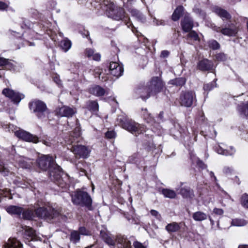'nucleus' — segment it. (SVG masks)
<instances>
[{
    "label": "nucleus",
    "instance_id": "a878e982",
    "mask_svg": "<svg viewBox=\"0 0 248 248\" xmlns=\"http://www.w3.org/2000/svg\"><path fill=\"white\" fill-rule=\"evenodd\" d=\"M176 190L184 198H189L192 195V192L189 187H182L180 189L176 188Z\"/></svg>",
    "mask_w": 248,
    "mask_h": 248
},
{
    "label": "nucleus",
    "instance_id": "6e6d98bb",
    "mask_svg": "<svg viewBox=\"0 0 248 248\" xmlns=\"http://www.w3.org/2000/svg\"><path fill=\"white\" fill-rule=\"evenodd\" d=\"M133 246H134L135 248H146V247H144L141 243L138 241H135L133 243Z\"/></svg>",
    "mask_w": 248,
    "mask_h": 248
},
{
    "label": "nucleus",
    "instance_id": "393cba45",
    "mask_svg": "<svg viewBox=\"0 0 248 248\" xmlns=\"http://www.w3.org/2000/svg\"><path fill=\"white\" fill-rule=\"evenodd\" d=\"M90 92L97 96H100L105 94V90L100 86L96 85L91 88Z\"/></svg>",
    "mask_w": 248,
    "mask_h": 248
},
{
    "label": "nucleus",
    "instance_id": "c03bdc74",
    "mask_svg": "<svg viewBox=\"0 0 248 248\" xmlns=\"http://www.w3.org/2000/svg\"><path fill=\"white\" fill-rule=\"evenodd\" d=\"M139 154L138 153H135L130 156L129 157L128 161L131 163H136L138 159L139 158Z\"/></svg>",
    "mask_w": 248,
    "mask_h": 248
},
{
    "label": "nucleus",
    "instance_id": "bb28decb",
    "mask_svg": "<svg viewBox=\"0 0 248 248\" xmlns=\"http://www.w3.org/2000/svg\"><path fill=\"white\" fill-rule=\"evenodd\" d=\"M208 216L204 213L201 211L196 212L193 213L192 217L197 221H202L207 218Z\"/></svg>",
    "mask_w": 248,
    "mask_h": 248
},
{
    "label": "nucleus",
    "instance_id": "09e8293b",
    "mask_svg": "<svg viewBox=\"0 0 248 248\" xmlns=\"http://www.w3.org/2000/svg\"><path fill=\"white\" fill-rule=\"evenodd\" d=\"M116 137V133L113 130L108 131L105 133V137L108 139L115 138Z\"/></svg>",
    "mask_w": 248,
    "mask_h": 248
},
{
    "label": "nucleus",
    "instance_id": "0e129e2a",
    "mask_svg": "<svg viewBox=\"0 0 248 248\" xmlns=\"http://www.w3.org/2000/svg\"><path fill=\"white\" fill-rule=\"evenodd\" d=\"M7 62V59L0 57V66H4Z\"/></svg>",
    "mask_w": 248,
    "mask_h": 248
},
{
    "label": "nucleus",
    "instance_id": "ddd939ff",
    "mask_svg": "<svg viewBox=\"0 0 248 248\" xmlns=\"http://www.w3.org/2000/svg\"><path fill=\"white\" fill-rule=\"evenodd\" d=\"M76 127H75L74 131L70 133L69 137L65 138V140L67 144H73L74 142H78L79 139L81 136L80 128L79 127L78 120H76Z\"/></svg>",
    "mask_w": 248,
    "mask_h": 248
},
{
    "label": "nucleus",
    "instance_id": "b1692460",
    "mask_svg": "<svg viewBox=\"0 0 248 248\" xmlns=\"http://www.w3.org/2000/svg\"><path fill=\"white\" fill-rule=\"evenodd\" d=\"M131 16L134 17L138 21L140 22H144L145 21V17L139 11L133 9L130 11Z\"/></svg>",
    "mask_w": 248,
    "mask_h": 248
},
{
    "label": "nucleus",
    "instance_id": "de8ad7c7",
    "mask_svg": "<svg viewBox=\"0 0 248 248\" xmlns=\"http://www.w3.org/2000/svg\"><path fill=\"white\" fill-rule=\"evenodd\" d=\"M188 37L192 38L195 41H199L200 40L198 34L194 31H191L188 34Z\"/></svg>",
    "mask_w": 248,
    "mask_h": 248
},
{
    "label": "nucleus",
    "instance_id": "4c0bfd02",
    "mask_svg": "<svg viewBox=\"0 0 248 248\" xmlns=\"http://www.w3.org/2000/svg\"><path fill=\"white\" fill-rule=\"evenodd\" d=\"M86 108L91 111L95 112L98 110V104L95 101H89L86 103Z\"/></svg>",
    "mask_w": 248,
    "mask_h": 248
},
{
    "label": "nucleus",
    "instance_id": "20e7f679",
    "mask_svg": "<svg viewBox=\"0 0 248 248\" xmlns=\"http://www.w3.org/2000/svg\"><path fill=\"white\" fill-rule=\"evenodd\" d=\"M118 124L123 128L137 135L144 132L145 127L132 120L127 121L123 116H119L117 118Z\"/></svg>",
    "mask_w": 248,
    "mask_h": 248
},
{
    "label": "nucleus",
    "instance_id": "aec40b11",
    "mask_svg": "<svg viewBox=\"0 0 248 248\" xmlns=\"http://www.w3.org/2000/svg\"><path fill=\"white\" fill-rule=\"evenodd\" d=\"M213 10L214 13H215L223 20H229L231 18V16L226 10L219 7H214Z\"/></svg>",
    "mask_w": 248,
    "mask_h": 248
},
{
    "label": "nucleus",
    "instance_id": "864d4df0",
    "mask_svg": "<svg viewBox=\"0 0 248 248\" xmlns=\"http://www.w3.org/2000/svg\"><path fill=\"white\" fill-rule=\"evenodd\" d=\"M54 81L59 86H62V81L58 75H55L53 77Z\"/></svg>",
    "mask_w": 248,
    "mask_h": 248
},
{
    "label": "nucleus",
    "instance_id": "4d7b16f0",
    "mask_svg": "<svg viewBox=\"0 0 248 248\" xmlns=\"http://www.w3.org/2000/svg\"><path fill=\"white\" fill-rule=\"evenodd\" d=\"M0 172L1 173L2 175L5 176L7 175L10 171L7 169L5 168L4 167H3L0 170Z\"/></svg>",
    "mask_w": 248,
    "mask_h": 248
},
{
    "label": "nucleus",
    "instance_id": "f8f14e48",
    "mask_svg": "<svg viewBox=\"0 0 248 248\" xmlns=\"http://www.w3.org/2000/svg\"><path fill=\"white\" fill-rule=\"evenodd\" d=\"M2 93L5 96L9 98L14 103L16 104H18L21 100L24 97L23 94L8 88L3 89Z\"/></svg>",
    "mask_w": 248,
    "mask_h": 248
},
{
    "label": "nucleus",
    "instance_id": "39448f33",
    "mask_svg": "<svg viewBox=\"0 0 248 248\" xmlns=\"http://www.w3.org/2000/svg\"><path fill=\"white\" fill-rule=\"evenodd\" d=\"M73 203L77 205L86 206L90 208L92 204V199L86 192L77 190L71 195Z\"/></svg>",
    "mask_w": 248,
    "mask_h": 248
},
{
    "label": "nucleus",
    "instance_id": "37998d69",
    "mask_svg": "<svg viewBox=\"0 0 248 248\" xmlns=\"http://www.w3.org/2000/svg\"><path fill=\"white\" fill-rule=\"evenodd\" d=\"M5 68L10 70H15V64L14 62H12L11 60L7 59L6 63L4 65Z\"/></svg>",
    "mask_w": 248,
    "mask_h": 248
},
{
    "label": "nucleus",
    "instance_id": "e433bc0d",
    "mask_svg": "<svg viewBox=\"0 0 248 248\" xmlns=\"http://www.w3.org/2000/svg\"><path fill=\"white\" fill-rule=\"evenodd\" d=\"M162 194L166 198L173 199L176 196V192L173 190L164 188L162 190Z\"/></svg>",
    "mask_w": 248,
    "mask_h": 248
},
{
    "label": "nucleus",
    "instance_id": "c756f323",
    "mask_svg": "<svg viewBox=\"0 0 248 248\" xmlns=\"http://www.w3.org/2000/svg\"><path fill=\"white\" fill-rule=\"evenodd\" d=\"M237 110L241 115L248 117V103H242L238 106Z\"/></svg>",
    "mask_w": 248,
    "mask_h": 248
},
{
    "label": "nucleus",
    "instance_id": "6ab92c4d",
    "mask_svg": "<svg viewBox=\"0 0 248 248\" xmlns=\"http://www.w3.org/2000/svg\"><path fill=\"white\" fill-rule=\"evenodd\" d=\"M76 113L75 109L67 106H63L60 108L57 112L59 115L62 117H71Z\"/></svg>",
    "mask_w": 248,
    "mask_h": 248
},
{
    "label": "nucleus",
    "instance_id": "9d476101",
    "mask_svg": "<svg viewBox=\"0 0 248 248\" xmlns=\"http://www.w3.org/2000/svg\"><path fill=\"white\" fill-rule=\"evenodd\" d=\"M195 99V94L191 91L183 93L180 97V103L182 106L190 107Z\"/></svg>",
    "mask_w": 248,
    "mask_h": 248
},
{
    "label": "nucleus",
    "instance_id": "a211bd4d",
    "mask_svg": "<svg viewBox=\"0 0 248 248\" xmlns=\"http://www.w3.org/2000/svg\"><path fill=\"white\" fill-rule=\"evenodd\" d=\"M16 161L19 167L22 168L29 169L32 165V161L30 159L22 156H16Z\"/></svg>",
    "mask_w": 248,
    "mask_h": 248
},
{
    "label": "nucleus",
    "instance_id": "dca6fc26",
    "mask_svg": "<svg viewBox=\"0 0 248 248\" xmlns=\"http://www.w3.org/2000/svg\"><path fill=\"white\" fill-rule=\"evenodd\" d=\"M197 68L202 71L212 70L214 68V64L212 61L207 59H203L198 62Z\"/></svg>",
    "mask_w": 248,
    "mask_h": 248
},
{
    "label": "nucleus",
    "instance_id": "72a5a7b5",
    "mask_svg": "<svg viewBox=\"0 0 248 248\" xmlns=\"http://www.w3.org/2000/svg\"><path fill=\"white\" fill-rule=\"evenodd\" d=\"M71 41L67 38L64 39L60 42V46L64 52H67L71 48Z\"/></svg>",
    "mask_w": 248,
    "mask_h": 248
},
{
    "label": "nucleus",
    "instance_id": "c9c22d12",
    "mask_svg": "<svg viewBox=\"0 0 248 248\" xmlns=\"http://www.w3.org/2000/svg\"><path fill=\"white\" fill-rule=\"evenodd\" d=\"M22 214L23 217L26 219L30 220L35 217V212L34 213L32 209L23 210Z\"/></svg>",
    "mask_w": 248,
    "mask_h": 248
},
{
    "label": "nucleus",
    "instance_id": "69168bd1",
    "mask_svg": "<svg viewBox=\"0 0 248 248\" xmlns=\"http://www.w3.org/2000/svg\"><path fill=\"white\" fill-rule=\"evenodd\" d=\"M82 35L83 37H86L89 38V39H90L88 31H84V33L82 34Z\"/></svg>",
    "mask_w": 248,
    "mask_h": 248
},
{
    "label": "nucleus",
    "instance_id": "680f3d73",
    "mask_svg": "<svg viewBox=\"0 0 248 248\" xmlns=\"http://www.w3.org/2000/svg\"><path fill=\"white\" fill-rule=\"evenodd\" d=\"M169 52L167 50H163L161 53V57L163 58H166L169 55Z\"/></svg>",
    "mask_w": 248,
    "mask_h": 248
},
{
    "label": "nucleus",
    "instance_id": "4468645a",
    "mask_svg": "<svg viewBox=\"0 0 248 248\" xmlns=\"http://www.w3.org/2000/svg\"><path fill=\"white\" fill-rule=\"evenodd\" d=\"M108 67L110 74L116 78L120 77L123 73V66L117 62H111Z\"/></svg>",
    "mask_w": 248,
    "mask_h": 248
},
{
    "label": "nucleus",
    "instance_id": "052dcab7",
    "mask_svg": "<svg viewBox=\"0 0 248 248\" xmlns=\"http://www.w3.org/2000/svg\"><path fill=\"white\" fill-rule=\"evenodd\" d=\"M8 5L6 3L0 1V10H4L7 9Z\"/></svg>",
    "mask_w": 248,
    "mask_h": 248
},
{
    "label": "nucleus",
    "instance_id": "423d86ee",
    "mask_svg": "<svg viewBox=\"0 0 248 248\" xmlns=\"http://www.w3.org/2000/svg\"><path fill=\"white\" fill-rule=\"evenodd\" d=\"M29 107L30 109L36 113L38 118L44 119L46 118L48 110L46 104L42 101H32L30 103Z\"/></svg>",
    "mask_w": 248,
    "mask_h": 248
},
{
    "label": "nucleus",
    "instance_id": "49530a36",
    "mask_svg": "<svg viewBox=\"0 0 248 248\" xmlns=\"http://www.w3.org/2000/svg\"><path fill=\"white\" fill-rule=\"evenodd\" d=\"M215 87H216V81H213L210 84H205L203 86V89L206 91H210Z\"/></svg>",
    "mask_w": 248,
    "mask_h": 248
},
{
    "label": "nucleus",
    "instance_id": "7c9ffc66",
    "mask_svg": "<svg viewBox=\"0 0 248 248\" xmlns=\"http://www.w3.org/2000/svg\"><path fill=\"white\" fill-rule=\"evenodd\" d=\"M86 54L89 57L92 59L98 61L100 60L101 56L98 53H94V50L91 48H88L86 50Z\"/></svg>",
    "mask_w": 248,
    "mask_h": 248
},
{
    "label": "nucleus",
    "instance_id": "c85d7f7f",
    "mask_svg": "<svg viewBox=\"0 0 248 248\" xmlns=\"http://www.w3.org/2000/svg\"><path fill=\"white\" fill-rule=\"evenodd\" d=\"M183 10L184 8L183 6H179L177 7L172 14L171 16L172 19L174 21L178 20L182 15Z\"/></svg>",
    "mask_w": 248,
    "mask_h": 248
},
{
    "label": "nucleus",
    "instance_id": "cd10ccee",
    "mask_svg": "<svg viewBox=\"0 0 248 248\" xmlns=\"http://www.w3.org/2000/svg\"><path fill=\"white\" fill-rule=\"evenodd\" d=\"M186 78H179L170 80L169 83L178 87H181L185 84Z\"/></svg>",
    "mask_w": 248,
    "mask_h": 248
},
{
    "label": "nucleus",
    "instance_id": "4be33fe9",
    "mask_svg": "<svg viewBox=\"0 0 248 248\" xmlns=\"http://www.w3.org/2000/svg\"><path fill=\"white\" fill-rule=\"evenodd\" d=\"M4 248H22V244L16 238H9L4 246Z\"/></svg>",
    "mask_w": 248,
    "mask_h": 248
},
{
    "label": "nucleus",
    "instance_id": "58836bf2",
    "mask_svg": "<svg viewBox=\"0 0 248 248\" xmlns=\"http://www.w3.org/2000/svg\"><path fill=\"white\" fill-rule=\"evenodd\" d=\"M247 221L243 219L235 218L232 219L231 224L232 226L241 227L247 224Z\"/></svg>",
    "mask_w": 248,
    "mask_h": 248
},
{
    "label": "nucleus",
    "instance_id": "e2e57ef3",
    "mask_svg": "<svg viewBox=\"0 0 248 248\" xmlns=\"http://www.w3.org/2000/svg\"><path fill=\"white\" fill-rule=\"evenodd\" d=\"M197 163L198 165L202 169H203L206 167V166L204 165V164L202 161L199 159L197 160Z\"/></svg>",
    "mask_w": 248,
    "mask_h": 248
},
{
    "label": "nucleus",
    "instance_id": "2eb2a0df",
    "mask_svg": "<svg viewBox=\"0 0 248 248\" xmlns=\"http://www.w3.org/2000/svg\"><path fill=\"white\" fill-rule=\"evenodd\" d=\"M217 31H220L224 35L235 36L238 32V28L235 25L232 24L222 29L218 27L217 28Z\"/></svg>",
    "mask_w": 248,
    "mask_h": 248
},
{
    "label": "nucleus",
    "instance_id": "f704fd0d",
    "mask_svg": "<svg viewBox=\"0 0 248 248\" xmlns=\"http://www.w3.org/2000/svg\"><path fill=\"white\" fill-rule=\"evenodd\" d=\"M180 226L179 224L176 222H172L168 224L166 226V230L169 232H176L179 230Z\"/></svg>",
    "mask_w": 248,
    "mask_h": 248
},
{
    "label": "nucleus",
    "instance_id": "a18cd8bd",
    "mask_svg": "<svg viewBox=\"0 0 248 248\" xmlns=\"http://www.w3.org/2000/svg\"><path fill=\"white\" fill-rule=\"evenodd\" d=\"M216 60L218 61H224L227 59L226 55L223 53H218L216 55Z\"/></svg>",
    "mask_w": 248,
    "mask_h": 248
},
{
    "label": "nucleus",
    "instance_id": "5701e85b",
    "mask_svg": "<svg viewBox=\"0 0 248 248\" xmlns=\"http://www.w3.org/2000/svg\"><path fill=\"white\" fill-rule=\"evenodd\" d=\"M6 211L10 214L20 216L23 211L21 207L10 205L6 208Z\"/></svg>",
    "mask_w": 248,
    "mask_h": 248
},
{
    "label": "nucleus",
    "instance_id": "ea45409f",
    "mask_svg": "<svg viewBox=\"0 0 248 248\" xmlns=\"http://www.w3.org/2000/svg\"><path fill=\"white\" fill-rule=\"evenodd\" d=\"M80 240V235L77 231H73L71 233L70 240L74 243H77Z\"/></svg>",
    "mask_w": 248,
    "mask_h": 248
},
{
    "label": "nucleus",
    "instance_id": "f03ea898",
    "mask_svg": "<svg viewBox=\"0 0 248 248\" xmlns=\"http://www.w3.org/2000/svg\"><path fill=\"white\" fill-rule=\"evenodd\" d=\"M96 2H100L102 8L106 11L109 17L115 20H123L128 28L132 25V24L129 22V18L125 16L123 8L116 6L109 0H97Z\"/></svg>",
    "mask_w": 248,
    "mask_h": 248
},
{
    "label": "nucleus",
    "instance_id": "6e6552de",
    "mask_svg": "<svg viewBox=\"0 0 248 248\" xmlns=\"http://www.w3.org/2000/svg\"><path fill=\"white\" fill-rule=\"evenodd\" d=\"M57 215V211L50 207H40L35 210V217L45 219H51Z\"/></svg>",
    "mask_w": 248,
    "mask_h": 248
},
{
    "label": "nucleus",
    "instance_id": "2f4dec72",
    "mask_svg": "<svg viewBox=\"0 0 248 248\" xmlns=\"http://www.w3.org/2000/svg\"><path fill=\"white\" fill-rule=\"evenodd\" d=\"M22 228L25 231V235L28 237V239H30L31 240L35 239V234L34 230L26 226L22 227Z\"/></svg>",
    "mask_w": 248,
    "mask_h": 248
},
{
    "label": "nucleus",
    "instance_id": "3c124183",
    "mask_svg": "<svg viewBox=\"0 0 248 248\" xmlns=\"http://www.w3.org/2000/svg\"><path fill=\"white\" fill-rule=\"evenodd\" d=\"M79 234L84 235L91 234L90 232L84 227H81L79 228Z\"/></svg>",
    "mask_w": 248,
    "mask_h": 248
},
{
    "label": "nucleus",
    "instance_id": "0eeeda50",
    "mask_svg": "<svg viewBox=\"0 0 248 248\" xmlns=\"http://www.w3.org/2000/svg\"><path fill=\"white\" fill-rule=\"evenodd\" d=\"M104 239L105 242L110 246H113L117 243L121 248H132L131 242L124 236H118L115 240L108 236Z\"/></svg>",
    "mask_w": 248,
    "mask_h": 248
},
{
    "label": "nucleus",
    "instance_id": "1a4fd4ad",
    "mask_svg": "<svg viewBox=\"0 0 248 248\" xmlns=\"http://www.w3.org/2000/svg\"><path fill=\"white\" fill-rule=\"evenodd\" d=\"M15 134L18 138L27 142L37 143L39 141L37 136L22 129L16 130L15 131Z\"/></svg>",
    "mask_w": 248,
    "mask_h": 248
},
{
    "label": "nucleus",
    "instance_id": "f257e3e1",
    "mask_svg": "<svg viewBox=\"0 0 248 248\" xmlns=\"http://www.w3.org/2000/svg\"><path fill=\"white\" fill-rule=\"evenodd\" d=\"M38 167L43 170H49L51 179L58 181L61 177L62 169L55 163L54 159L50 155H43L37 160Z\"/></svg>",
    "mask_w": 248,
    "mask_h": 248
},
{
    "label": "nucleus",
    "instance_id": "412c9836",
    "mask_svg": "<svg viewBox=\"0 0 248 248\" xmlns=\"http://www.w3.org/2000/svg\"><path fill=\"white\" fill-rule=\"evenodd\" d=\"M181 25L183 31L185 32H188L193 27V21L190 17L186 16L182 21Z\"/></svg>",
    "mask_w": 248,
    "mask_h": 248
},
{
    "label": "nucleus",
    "instance_id": "774afa93",
    "mask_svg": "<svg viewBox=\"0 0 248 248\" xmlns=\"http://www.w3.org/2000/svg\"><path fill=\"white\" fill-rule=\"evenodd\" d=\"M43 143L44 144L47 146H50V143L49 141H47V140H43Z\"/></svg>",
    "mask_w": 248,
    "mask_h": 248
},
{
    "label": "nucleus",
    "instance_id": "bf43d9fd",
    "mask_svg": "<svg viewBox=\"0 0 248 248\" xmlns=\"http://www.w3.org/2000/svg\"><path fill=\"white\" fill-rule=\"evenodd\" d=\"M153 22L156 25H164V21L162 20H158L156 19H155V18L154 19V20H153Z\"/></svg>",
    "mask_w": 248,
    "mask_h": 248
},
{
    "label": "nucleus",
    "instance_id": "79ce46f5",
    "mask_svg": "<svg viewBox=\"0 0 248 248\" xmlns=\"http://www.w3.org/2000/svg\"><path fill=\"white\" fill-rule=\"evenodd\" d=\"M241 203L243 206L248 208V194H244L242 196Z\"/></svg>",
    "mask_w": 248,
    "mask_h": 248
},
{
    "label": "nucleus",
    "instance_id": "8fccbe9b",
    "mask_svg": "<svg viewBox=\"0 0 248 248\" xmlns=\"http://www.w3.org/2000/svg\"><path fill=\"white\" fill-rule=\"evenodd\" d=\"M193 10L195 13L199 15V16L201 17V18L202 19H204L205 18V14L203 11H202L201 9L198 8H194Z\"/></svg>",
    "mask_w": 248,
    "mask_h": 248
},
{
    "label": "nucleus",
    "instance_id": "9b49d317",
    "mask_svg": "<svg viewBox=\"0 0 248 248\" xmlns=\"http://www.w3.org/2000/svg\"><path fill=\"white\" fill-rule=\"evenodd\" d=\"M71 151L74 154L76 157L87 158L90 152L89 149L84 145H73L71 149Z\"/></svg>",
    "mask_w": 248,
    "mask_h": 248
},
{
    "label": "nucleus",
    "instance_id": "f3484780",
    "mask_svg": "<svg viewBox=\"0 0 248 248\" xmlns=\"http://www.w3.org/2000/svg\"><path fill=\"white\" fill-rule=\"evenodd\" d=\"M215 150L217 154L224 155H232L235 153V150L232 146L224 149L222 146L218 145L215 147Z\"/></svg>",
    "mask_w": 248,
    "mask_h": 248
},
{
    "label": "nucleus",
    "instance_id": "603ef678",
    "mask_svg": "<svg viewBox=\"0 0 248 248\" xmlns=\"http://www.w3.org/2000/svg\"><path fill=\"white\" fill-rule=\"evenodd\" d=\"M150 213L153 216L155 217L156 219L159 220H161V216L160 214L158 213V212H157V211L155 210H151L150 211Z\"/></svg>",
    "mask_w": 248,
    "mask_h": 248
},
{
    "label": "nucleus",
    "instance_id": "5fc2aeb1",
    "mask_svg": "<svg viewBox=\"0 0 248 248\" xmlns=\"http://www.w3.org/2000/svg\"><path fill=\"white\" fill-rule=\"evenodd\" d=\"M213 212L215 214L218 215H222L224 213L223 210L222 209L217 208H215L214 209Z\"/></svg>",
    "mask_w": 248,
    "mask_h": 248
},
{
    "label": "nucleus",
    "instance_id": "7ed1b4c3",
    "mask_svg": "<svg viewBox=\"0 0 248 248\" xmlns=\"http://www.w3.org/2000/svg\"><path fill=\"white\" fill-rule=\"evenodd\" d=\"M163 87V84L161 80L158 77H154L148 83L146 87L138 89L136 93L140 94L142 99L146 100L151 95L160 92Z\"/></svg>",
    "mask_w": 248,
    "mask_h": 248
},
{
    "label": "nucleus",
    "instance_id": "338daca9",
    "mask_svg": "<svg viewBox=\"0 0 248 248\" xmlns=\"http://www.w3.org/2000/svg\"><path fill=\"white\" fill-rule=\"evenodd\" d=\"M209 175H210V177H211L213 178V179H214V181H216L217 180V178H216V177L215 176V174H214V172H212V171H210V172H209Z\"/></svg>",
    "mask_w": 248,
    "mask_h": 248
},
{
    "label": "nucleus",
    "instance_id": "473e14b6",
    "mask_svg": "<svg viewBox=\"0 0 248 248\" xmlns=\"http://www.w3.org/2000/svg\"><path fill=\"white\" fill-rule=\"evenodd\" d=\"M141 111L145 121L147 123L153 124L154 123V118L151 116V114L148 112L147 109L146 108H142Z\"/></svg>",
    "mask_w": 248,
    "mask_h": 248
},
{
    "label": "nucleus",
    "instance_id": "13d9d810",
    "mask_svg": "<svg viewBox=\"0 0 248 248\" xmlns=\"http://www.w3.org/2000/svg\"><path fill=\"white\" fill-rule=\"evenodd\" d=\"M232 170V169L231 168L228 167H225L223 170V172L226 174L231 173Z\"/></svg>",
    "mask_w": 248,
    "mask_h": 248
},
{
    "label": "nucleus",
    "instance_id": "a19ab883",
    "mask_svg": "<svg viewBox=\"0 0 248 248\" xmlns=\"http://www.w3.org/2000/svg\"><path fill=\"white\" fill-rule=\"evenodd\" d=\"M209 47L213 49H217L219 48L220 45L219 43L215 40H212L208 42Z\"/></svg>",
    "mask_w": 248,
    "mask_h": 248
}]
</instances>
